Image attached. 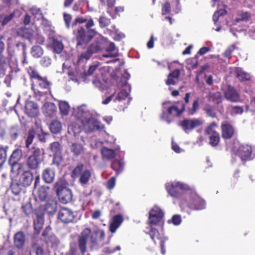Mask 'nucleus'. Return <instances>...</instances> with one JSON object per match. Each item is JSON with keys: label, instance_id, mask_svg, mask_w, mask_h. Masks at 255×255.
I'll list each match as a JSON object with an SVG mask.
<instances>
[{"label": "nucleus", "instance_id": "f257e3e1", "mask_svg": "<svg viewBox=\"0 0 255 255\" xmlns=\"http://www.w3.org/2000/svg\"><path fill=\"white\" fill-rule=\"evenodd\" d=\"M90 237V242L93 247L95 248H102V252L106 254H113L117 251H120L121 247L119 246L116 248L109 246L111 237L105 240V234L102 230H97L91 233L90 229H84L79 237L78 244L79 248L82 252L84 253L87 249L86 244L89 238Z\"/></svg>", "mask_w": 255, "mask_h": 255}, {"label": "nucleus", "instance_id": "f03ea898", "mask_svg": "<svg viewBox=\"0 0 255 255\" xmlns=\"http://www.w3.org/2000/svg\"><path fill=\"white\" fill-rule=\"evenodd\" d=\"M185 106L182 102H177L171 105L170 102H164L162 104V120L170 124L175 118L180 117L185 110Z\"/></svg>", "mask_w": 255, "mask_h": 255}, {"label": "nucleus", "instance_id": "7ed1b4c3", "mask_svg": "<svg viewBox=\"0 0 255 255\" xmlns=\"http://www.w3.org/2000/svg\"><path fill=\"white\" fill-rule=\"evenodd\" d=\"M82 126H77V124L71 125L68 127V130L73 132L74 135H76L80 132L82 128L86 132H91L94 130H102L104 128V125L97 121L95 118L90 116L81 121Z\"/></svg>", "mask_w": 255, "mask_h": 255}, {"label": "nucleus", "instance_id": "20e7f679", "mask_svg": "<svg viewBox=\"0 0 255 255\" xmlns=\"http://www.w3.org/2000/svg\"><path fill=\"white\" fill-rule=\"evenodd\" d=\"M227 149L231 153L232 158L238 156L242 160H249L252 159V147L251 145H241L237 139L227 144Z\"/></svg>", "mask_w": 255, "mask_h": 255}, {"label": "nucleus", "instance_id": "39448f33", "mask_svg": "<svg viewBox=\"0 0 255 255\" xmlns=\"http://www.w3.org/2000/svg\"><path fill=\"white\" fill-rule=\"evenodd\" d=\"M186 199L182 200L180 207L182 210H186L188 208L191 210H199L205 208V202L195 193L191 196L186 195Z\"/></svg>", "mask_w": 255, "mask_h": 255}, {"label": "nucleus", "instance_id": "423d86ee", "mask_svg": "<svg viewBox=\"0 0 255 255\" xmlns=\"http://www.w3.org/2000/svg\"><path fill=\"white\" fill-rule=\"evenodd\" d=\"M44 150L43 148L34 147L30 155L26 160V165L31 170L36 169L40 164L43 161Z\"/></svg>", "mask_w": 255, "mask_h": 255}, {"label": "nucleus", "instance_id": "0eeeda50", "mask_svg": "<svg viewBox=\"0 0 255 255\" xmlns=\"http://www.w3.org/2000/svg\"><path fill=\"white\" fill-rule=\"evenodd\" d=\"M163 213L157 206H154L149 213V222L150 227L148 228L149 231L151 228H154L153 226H157L159 228V231H163Z\"/></svg>", "mask_w": 255, "mask_h": 255}, {"label": "nucleus", "instance_id": "6e6552de", "mask_svg": "<svg viewBox=\"0 0 255 255\" xmlns=\"http://www.w3.org/2000/svg\"><path fill=\"white\" fill-rule=\"evenodd\" d=\"M95 33L96 32L93 29H90L86 33L84 28L82 27H78L77 32L75 33L76 38L77 41V48L80 46L82 48L85 47L87 43L90 41L95 35Z\"/></svg>", "mask_w": 255, "mask_h": 255}, {"label": "nucleus", "instance_id": "1a4fd4ad", "mask_svg": "<svg viewBox=\"0 0 255 255\" xmlns=\"http://www.w3.org/2000/svg\"><path fill=\"white\" fill-rule=\"evenodd\" d=\"M22 156L21 150L16 149L14 150L11 155L8 163L11 167V172L16 175L20 174L22 171L23 165L19 163V161L21 159Z\"/></svg>", "mask_w": 255, "mask_h": 255}, {"label": "nucleus", "instance_id": "9d476101", "mask_svg": "<svg viewBox=\"0 0 255 255\" xmlns=\"http://www.w3.org/2000/svg\"><path fill=\"white\" fill-rule=\"evenodd\" d=\"M165 187L169 194L174 198H179L183 194L184 191L189 189L187 185L180 182L167 183Z\"/></svg>", "mask_w": 255, "mask_h": 255}, {"label": "nucleus", "instance_id": "9b49d317", "mask_svg": "<svg viewBox=\"0 0 255 255\" xmlns=\"http://www.w3.org/2000/svg\"><path fill=\"white\" fill-rule=\"evenodd\" d=\"M151 239L156 244L157 241H159L161 247V253L165 255L166 251L164 243L167 240V238L163 235V232L158 231L157 229L151 228V230L148 232Z\"/></svg>", "mask_w": 255, "mask_h": 255}, {"label": "nucleus", "instance_id": "f8f14e48", "mask_svg": "<svg viewBox=\"0 0 255 255\" xmlns=\"http://www.w3.org/2000/svg\"><path fill=\"white\" fill-rule=\"evenodd\" d=\"M83 165L82 164L77 166L72 172V176L76 177L80 175L79 182L80 184L84 186L86 185L91 176V172L89 170H83Z\"/></svg>", "mask_w": 255, "mask_h": 255}, {"label": "nucleus", "instance_id": "ddd939ff", "mask_svg": "<svg viewBox=\"0 0 255 255\" xmlns=\"http://www.w3.org/2000/svg\"><path fill=\"white\" fill-rule=\"evenodd\" d=\"M57 194L59 197L60 201L66 204L72 200L73 194L71 190L66 187L59 186V183H56Z\"/></svg>", "mask_w": 255, "mask_h": 255}, {"label": "nucleus", "instance_id": "4468645a", "mask_svg": "<svg viewBox=\"0 0 255 255\" xmlns=\"http://www.w3.org/2000/svg\"><path fill=\"white\" fill-rule=\"evenodd\" d=\"M202 124V122L199 119H185L181 121L178 126L185 133H189L194 128L200 126Z\"/></svg>", "mask_w": 255, "mask_h": 255}, {"label": "nucleus", "instance_id": "2eb2a0df", "mask_svg": "<svg viewBox=\"0 0 255 255\" xmlns=\"http://www.w3.org/2000/svg\"><path fill=\"white\" fill-rule=\"evenodd\" d=\"M58 218L64 223H69L74 221L75 216L71 209L63 207L59 210Z\"/></svg>", "mask_w": 255, "mask_h": 255}, {"label": "nucleus", "instance_id": "dca6fc26", "mask_svg": "<svg viewBox=\"0 0 255 255\" xmlns=\"http://www.w3.org/2000/svg\"><path fill=\"white\" fill-rule=\"evenodd\" d=\"M21 173V174L20 175L18 182L23 187L29 186L31 184L33 180V174L29 170L23 171V168L20 174Z\"/></svg>", "mask_w": 255, "mask_h": 255}, {"label": "nucleus", "instance_id": "f3484780", "mask_svg": "<svg viewBox=\"0 0 255 255\" xmlns=\"http://www.w3.org/2000/svg\"><path fill=\"white\" fill-rule=\"evenodd\" d=\"M25 113L31 117L36 116L39 113V108L34 102L27 101L25 105Z\"/></svg>", "mask_w": 255, "mask_h": 255}, {"label": "nucleus", "instance_id": "a211bd4d", "mask_svg": "<svg viewBox=\"0 0 255 255\" xmlns=\"http://www.w3.org/2000/svg\"><path fill=\"white\" fill-rule=\"evenodd\" d=\"M74 115L78 119L77 123H81L82 119L90 116V113L85 109V106L82 105L74 109Z\"/></svg>", "mask_w": 255, "mask_h": 255}, {"label": "nucleus", "instance_id": "6ab92c4d", "mask_svg": "<svg viewBox=\"0 0 255 255\" xmlns=\"http://www.w3.org/2000/svg\"><path fill=\"white\" fill-rule=\"evenodd\" d=\"M42 110L46 116L50 117L54 116L57 112L56 106L54 103L50 102L45 103L43 105Z\"/></svg>", "mask_w": 255, "mask_h": 255}, {"label": "nucleus", "instance_id": "aec40b11", "mask_svg": "<svg viewBox=\"0 0 255 255\" xmlns=\"http://www.w3.org/2000/svg\"><path fill=\"white\" fill-rule=\"evenodd\" d=\"M18 36L28 39L31 42L34 40V32L31 29L26 27L18 28L16 30Z\"/></svg>", "mask_w": 255, "mask_h": 255}, {"label": "nucleus", "instance_id": "412c9836", "mask_svg": "<svg viewBox=\"0 0 255 255\" xmlns=\"http://www.w3.org/2000/svg\"><path fill=\"white\" fill-rule=\"evenodd\" d=\"M49 188L48 186H42L35 192L36 198L41 201H44L50 197Z\"/></svg>", "mask_w": 255, "mask_h": 255}, {"label": "nucleus", "instance_id": "4be33fe9", "mask_svg": "<svg viewBox=\"0 0 255 255\" xmlns=\"http://www.w3.org/2000/svg\"><path fill=\"white\" fill-rule=\"evenodd\" d=\"M221 129L222 137L226 139L231 138L234 133L233 127L228 123L222 124Z\"/></svg>", "mask_w": 255, "mask_h": 255}, {"label": "nucleus", "instance_id": "5701e85b", "mask_svg": "<svg viewBox=\"0 0 255 255\" xmlns=\"http://www.w3.org/2000/svg\"><path fill=\"white\" fill-rule=\"evenodd\" d=\"M226 99L232 102H238L240 101V96L237 92L233 88L229 86L225 93Z\"/></svg>", "mask_w": 255, "mask_h": 255}, {"label": "nucleus", "instance_id": "b1692460", "mask_svg": "<svg viewBox=\"0 0 255 255\" xmlns=\"http://www.w3.org/2000/svg\"><path fill=\"white\" fill-rule=\"evenodd\" d=\"M57 209V201L55 198H49L44 207V211L49 214H54Z\"/></svg>", "mask_w": 255, "mask_h": 255}, {"label": "nucleus", "instance_id": "393cba45", "mask_svg": "<svg viewBox=\"0 0 255 255\" xmlns=\"http://www.w3.org/2000/svg\"><path fill=\"white\" fill-rule=\"evenodd\" d=\"M123 220V216L120 215H117L113 217L110 222L109 226L110 231L112 233H114L117 229L120 226Z\"/></svg>", "mask_w": 255, "mask_h": 255}, {"label": "nucleus", "instance_id": "a878e982", "mask_svg": "<svg viewBox=\"0 0 255 255\" xmlns=\"http://www.w3.org/2000/svg\"><path fill=\"white\" fill-rule=\"evenodd\" d=\"M119 150L120 147L119 146L115 150L104 147L101 150V154L103 158L110 160L115 157Z\"/></svg>", "mask_w": 255, "mask_h": 255}, {"label": "nucleus", "instance_id": "bb28decb", "mask_svg": "<svg viewBox=\"0 0 255 255\" xmlns=\"http://www.w3.org/2000/svg\"><path fill=\"white\" fill-rule=\"evenodd\" d=\"M42 177L45 182L51 183L54 180L55 172L52 169L47 168L43 171Z\"/></svg>", "mask_w": 255, "mask_h": 255}, {"label": "nucleus", "instance_id": "cd10ccee", "mask_svg": "<svg viewBox=\"0 0 255 255\" xmlns=\"http://www.w3.org/2000/svg\"><path fill=\"white\" fill-rule=\"evenodd\" d=\"M106 53L103 54V57L106 58L116 57L118 56V49L116 48L114 42H110L106 49Z\"/></svg>", "mask_w": 255, "mask_h": 255}, {"label": "nucleus", "instance_id": "c85d7f7f", "mask_svg": "<svg viewBox=\"0 0 255 255\" xmlns=\"http://www.w3.org/2000/svg\"><path fill=\"white\" fill-rule=\"evenodd\" d=\"M180 70H175L171 72L168 76L166 83L168 85H175L178 82V79L180 75Z\"/></svg>", "mask_w": 255, "mask_h": 255}, {"label": "nucleus", "instance_id": "c756f323", "mask_svg": "<svg viewBox=\"0 0 255 255\" xmlns=\"http://www.w3.org/2000/svg\"><path fill=\"white\" fill-rule=\"evenodd\" d=\"M251 18V13L248 11L243 10L239 11L237 12L236 17L235 19V22H239L241 21H249Z\"/></svg>", "mask_w": 255, "mask_h": 255}, {"label": "nucleus", "instance_id": "7c9ffc66", "mask_svg": "<svg viewBox=\"0 0 255 255\" xmlns=\"http://www.w3.org/2000/svg\"><path fill=\"white\" fill-rule=\"evenodd\" d=\"M25 242V235L22 232H19L15 234L14 238V243L17 248H21Z\"/></svg>", "mask_w": 255, "mask_h": 255}, {"label": "nucleus", "instance_id": "2f4dec72", "mask_svg": "<svg viewBox=\"0 0 255 255\" xmlns=\"http://www.w3.org/2000/svg\"><path fill=\"white\" fill-rule=\"evenodd\" d=\"M128 91H126L125 89H123L121 91L118 93V95L114 100V101H122L125 100L127 98H128V103H129L130 99L128 97L129 93L130 91V87L128 86Z\"/></svg>", "mask_w": 255, "mask_h": 255}, {"label": "nucleus", "instance_id": "473e14b6", "mask_svg": "<svg viewBox=\"0 0 255 255\" xmlns=\"http://www.w3.org/2000/svg\"><path fill=\"white\" fill-rule=\"evenodd\" d=\"M52 46L53 51L58 54L61 53L64 48L62 41L58 40L55 38H52Z\"/></svg>", "mask_w": 255, "mask_h": 255}, {"label": "nucleus", "instance_id": "72a5a7b5", "mask_svg": "<svg viewBox=\"0 0 255 255\" xmlns=\"http://www.w3.org/2000/svg\"><path fill=\"white\" fill-rule=\"evenodd\" d=\"M71 151L75 155H79L84 151V147L81 143L74 142L70 146Z\"/></svg>", "mask_w": 255, "mask_h": 255}, {"label": "nucleus", "instance_id": "f704fd0d", "mask_svg": "<svg viewBox=\"0 0 255 255\" xmlns=\"http://www.w3.org/2000/svg\"><path fill=\"white\" fill-rule=\"evenodd\" d=\"M112 168L116 172L117 175H118L124 170V163L122 160H115L112 164Z\"/></svg>", "mask_w": 255, "mask_h": 255}, {"label": "nucleus", "instance_id": "c9c22d12", "mask_svg": "<svg viewBox=\"0 0 255 255\" xmlns=\"http://www.w3.org/2000/svg\"><path fill=\"white\" fill-rule=\"evenodd\" d=\"M44 220L41 216H37L34 220V229L35 232L38 234L43 227Z\"/></svg>", "mask_w": 255, "mask_h": 255}, {"label": "nucleus", "instance_id": "e433bc0d", "mask_svg": "<svg viewBox=\"0 0 255 255\" xmlns=\"http://www.w3.org/2000/svg\"><path fill=\"white\" fill-rule=\"evenodd\" d=\"M49 128L51 132L57 134L60 132L62 129L61 124L58 121H53L50 124Z\"/></svg>", "mask_w": 255, "mask_h": 255}, {"label": "nucleus", "instance_id": "4c0bfd02", "mask_svg": "<svg viewBox=\"0 0 255 255\" xmlns=\"http://www.w3.org/2000/svg\"><path fill=\"white\" fill-rule=\"evenodd\" d=\"M59 107L60 113L63 116H66L68 114L70 106L68 102L66 101H60Z\"/></svg>", "mask_w": 255, "mask_h": 255}, {"label": "nucleus", "instance_id": "58836bf2", "mask_svg": "<svg viewBox=\"0 0 255 255\" xmlns=\"http://www.w3.org/2000/svg\"><path fill=\"white\" fill-rule=\"evenodd\" d=\"M36 82L41 89H49L50 87V83L46 77H42L40 76L36 80Z\"/></svg>", "mask_w": 255, "mask_h": 255}, {"label": "nucleus", "instance_id": "ea45409f", "mask_svg": "<svg viewBox=\"0 0 255 255\" xmlns=\"http://www.w3.org/2000/svg\"><path fill=\"white\" fill-rule=\"evenodd\" d=\"M19 182H12L10 185L12 193L15 195H18L22 191V187Z\"/></svg>", "mask_w": 255, "mask_h": 255}, {"label": "nucleus", "instance_id": "a19ab883", "mask_svg": "<svg viewBox=\"0 0 255 255\" xmlns=\"http://www.w3.org/2000/svg\"><path fill=\"white\" fill-rule=\"evenodd\" d=\"M51 151L54 154H61V147L59 142H53L49 146Z\"/></svg>", "mask_w": 255, "mask_h": 255}, {"label": "nucleus", "instance_id": "79ce46f5", "mask_svg": "<svg viewBox=\"0 0 255 255\" xmlns=\"http://www.w3.org/2000/svg\"><path fill=\"white\" fill-rule=\"evenodd\" d=\"M31 53L34 58H39L43 55V50L39 46H33L31 50Z\"/></svg>", "mask_w": 255, "mask_h": 255}, {"label": "nucleus", "instance_id": "37998d69", "mask_svg": "<svg viewBox=\"0 0 255 255\" xmlns=\"http://www.w3.org/2000/svg\"><path fill=\"white\" fill-rule=\"evenodd\" d=\"M217 124L215 123H212L206 129L205 133L206 135H211L215 134V133H218L216 129L217 128Z\"/></svg>", "mask_w": 255, "mask_h": 255}, {"label": "nucleus", "instance_id": "c03bdc74", "mask_svg": "<svg viewBox=\"0 0 255 255\" xmlns=\"http://www.w3.org/2000/svg\"><path fill=\"white\" fill-rule=\"evenodd\" d=\"M27 72L30 78L36 80L40 75L34 67H29L27 68Z\"/></svg>", "mask_w": 255, "mask_h": 255}, {"label": "nucleus", "instance_id": "a18cd8bd", "mask_svg": "<svg viewBox=\"0 0 255 255\" xmlns=\"http://www.w3.org/2000/svg\"><path fill=\"white\" fill-rule=\"evenodd\" d=\"M35 132L33 129L29 130L27 136L25 140V145L27 148H29L34 138Z\"/></svg>", "mask_w": 255, "mask_h": 255}, {"label": "nucleus", "instance_id": "49530a36", "mask_svg": "<svg viewBox=\"0 0 255 255\" xmlns=\"http://www.w3.org/2000/svg\"><path fill=\"white\" fill-rule=\"evenodd\" d=\"M92 55L91 54L90 52H88L87 50L82 53L80 56H79L77 62L80 64L82 63H84L87 60H88L90 57H91Z\"/></svg>", "mask_w": 255, "mask_h": 255}, {"label": "nucleus", "instance_id": "de8ad7c7", "mask_svg": "<svg viewBox=\"0 0 255 255\" xmlns=\"http://www.w3.org/2000/svg\"><path fill=\"white\" fill-rule=\"evenodd\" d=\"M237 77L240 81H248L250 79V75L241 70H238L237 71Z\"/></svg>", "mask_w": 255, "mask_h": 255}, {"label": "nucleus", "instance_id": "09e8293b", "mask_svg": "<svg viewBox=\"0 0 255 255\" xmlns=\"http://www.w3.org/2000/svg\"><path fill=\"white\" fill-rule=\"evenodd\" d=\"M210 141L209 143L212 146H217L220 141V136L219 133L209 135Z\"/></svg>", "mask_w": 255, "mask_h": 255}, {"label": "nucleus", "instance_id": "8fccbe9b", "mask_svg": "<svg viewBox=\"0 0 255 255\" xmlns=\"http://www.w3.org/2000/svg\"><path fill=\"white\" fill-rule=\"evenodd\" d=\"M7 158L6 148H0V166H1L5 162Z\"/></svg>", "mask_w": 255, "mask_h": 255}, {"label": "nucleus", "instance_id": "3c124183", "mask_svg": "<svg viewBox=\"0 0 255 255\" xmlns=\"http://www.w3.org/2000/svg\"><path fill=\"white\" fill-rule=\"evenodd\" d=\"M171 11V5L168 1H166L162 4L161 14L162 15L169 13Z\"/></svg>", "mask_w": 255, "mask_h": 255}, {"label": "nucleus", "instance_id": "603ef678", "mask_svg": "<svg viewBox=\"0 0 255 255\" xmlns=\"http://www.w3.org/2000/svg\"><path fill=\"white\" fill-rule=\"evenodd\" d=\"M6 62L4 58H0V77H3L5 73Z\"/></svg>", "mask_w": 255, "mask_h": 255}, {"label": "nucleus", "instance_id": "864d4df0", "mask_svg": "<svg viewBox=\"0 0 255 255\" xmlns=\"http://www.w3.org/2000/svg\"><path fill=\"white\" fill-rule=\"evenodd\" d=\"M13 16V14L11 13L8 15H1L0 16V22H1L2 25L6 24Z\"/></svg>", "mask_w": 255, "mask_h": 255}, {"label": "nucleus", "instance_id": "5fc2aeb1", "mask_svg": "<svg viewBox=\"0 0 255 255\" xmlns=\"http://www.w3.org/2000/svg\"><path fill=\"white\" fill-rule=\"evenodd\" d=\"M100 25L101 27L107 26L111 22L110 19L105 17L104 16H101L99 20Z\"/></svg>", "mask_w": 255, "mask_h": 255}, {"label": "nucleus", "instance_id": "6e6d98bb", "mask_svg": "<svg viewBox=\"0 0 255 255\" xmlns=\"http://www.w3.org/2000/svg\"><path fill=\"white\" fill-rule=\"evenodd\" d=\"M244 112V108L241 106H233L231 108V113L232 115L242 114Z\"/></svg>", "mask_w": 255, "mask_h": 255}, {"label": "nucleus", "instance_id": "4d7b16f0", "mask_svg": "<svg viewBox=\"0 0 255 255\" xmlns=\"http://www.w3.org/2000/svg\"><path fill=\"white\" fill-rule=\"evenodd\" d=\"M93 84L95 87L99 88V89L103 91L106 88V84L105 83H102L98 79H95L93 81Z\"/></svg>", "mask_w": 255, "mask_h": 255}, {"label": "nucleus", "instance_id": "13d9d810", "mask_svg": "<svg viewBox=\"0 0 255 255\" xmlns=\"http://www.w3.org/2000/svg\"><path fill=\"white\" fill-rule=\"evenodd\" d=\"M172 6L173 8V11L175 13H177L181 10L180 0H175L174 1H172Z\"/></svg>", "mask_w": 255, "mask_h": 255}, {"label": "nucleus", "instance_id": "bf43d9fd", "mask_svg": "<svg viewBox=\"0 0 255 255\" xmlns=\"http://www.w3.org/2000/svg\"><path fill=\"white\" fill-rule=\"evenodd\" d=\"M207 114L212 118H215L216 116L215 109L209 105H207L205 108Z\"/></svg>", "mask_w": 255, "mask_h": 255}, {"label": "nucleus", "instance_id": "052dcab7", "mask_svg": "<svg viewBox=\"0 0 255 255\" xmlns=\"http://www.w3.org/2000/svg\"><path fill=\"white\" fill-rule=\"evenodd\" d=\"M100 49V46L97 43L92 44L87 49V51L90 52L91 54L92 55L93 53L97 52Z\"/></svg>", "mask_w": 255, "mask_h": 255}, {"label": "nucleus", "instance_id": "680f3d73", "mask_svg": "<svg viewBox=\"0 0 255 255\" xmlns=\"http://www.w3.org/2000/svg\"><path fill=\"white\" fill-rule=\"evenodd\" d=\"M100 49V46L97 43L92 44L87 49V51L90 52L91 54L92 55L93 53L97 52Z\"/></svg>", "mask_w": 255, "mask_h": 255}, {"label": "nucleus", "instance_id": "e2e57ef3", "mask_svg": "<svg viewBox=\"0 0 255 255\" xmlns=\"http://www.w3.org/2000/svg\"><path fill=\"white\" fill-rule=\"evenodd\" d=\"M62 161V157L61 154H54L53 155V158L52 164L56 165V166H59Z\"/></svg>", "mask_w": 255, "mask_h": 255}, {"label": "nucleus", "instance_id": "0e129e2a", "mask_svg": "<svg viewBox=\"0 0 255 255\" xmlns=\"http://www.w3.org/2000/svg\"><path fill=\"white\" fill-rule=\"evenodd\" d=\"M199 108V102L198 100L194 101L192 108L188 110L189 115H193Z\"/></svg>", "mask_w": 255, "mask_h": 255}, {"label": "nucleus", "instance_id": "69168bd1", "mask_svg": "<svg viewBox=\"0 0 255 255\" xmlns=\"http://www.w3.org/2000/svg\"><path fill=\"white\" fill-rule=\"evenodd\" d=\"M115 4V0H108L107 6H108V8L107 12H108V13H109L110 14V15L113 18H115L116 17V16H115V14L112 15V10L111 9H112L113 7Z\"/></svg>", "mask_w": 255, "mask_h": 255}, {"label": "nucleus", "instance_id": "338daca9", "mask_svg": "<svg viewBox=\"0 0 255 255\" xmlns=\"http://www.w3.org/2000/svg\"><path fill=\"white\" fill-rule=\"evenodd\" d=\"M226 12V10L224 9H220L215 12L213 16V20L215 23H216L217 22L220 16L224 15Z\"/></svg>", "mask_w": 255, "mask_h": 255}, {"label": "nucleus", "instance_id": "774afa93", "mask_svg": "<svg viewBox=\"0 0 255 255\" xmlns=\"http://www.w3.org/2000/svg\"><path fill=\"white\" fill-rule=\"evenodd\" d=\"M116 179L115 177H111L107 182L106 186V187L109 189L111 190L113 189L116 184Z\"/></svg>", "mask_w": 255, "mask_h": 255}]
</instances>
